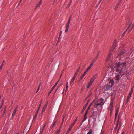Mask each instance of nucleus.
I'll return each mask as SVG.
<instances>
[{"instance_id":"obj_12","label":"nucleus","mask_w":134,"mask_h":134,"mask_svg":"<svg viewBox=\"0 0 134 134\" xmlns=\"http://www.w3.org/2000/svg\"><path fill=\"white\" fill-rule=\"evenodd\" d=\"M112 86L109 85L108 84H107L106 86H105L104 87V90H107L108 89L110 88V87H111Z\"/></svg>"},{"instance_id":"obj_36","label":"nucleus","mask_w":134,"mask_h":134,"mask_svg":"<svg viewBox=\"0 0 134 134\" xmlns=\"http://www.w3.org/2000/svg\"><path fill=\"white\" fill-rule=\"evenodd\" d=\"M40 87V85H39V86H38V88L37 90V91L36 92V93L37 92L39 91V90Z\"/></svg>"},{"instance_id":"obj_39","label":"nucleus","mask_w":134,"mask_h":134,"mask_svg":"<svg viewBox=\"0 0 134 134\" xmlns=\"http://www.w3.org/2000/svg\"><path fill=\"white\" fill-rule=\"evenodd\" d=\"M55 122L53 124H52L51 125V126H52V127L53 128L54 126V125H55Z\"/></svg>"},{"instance_id":"obj_28","label":"nucleus","mask_w":134,"mask_h":134,"mask_svg":"<svg viewBox=\"0 0 134 134\" xmlns=\"http://www.w3.org/2000/svg\"><path fill=\"white\" fill-rule=\"evenodd\" d=\"M99 53H98L97 54V56L96 57V58L94 60L95 61H96V60L97 58H98V56H99Z\"/></svg>"},{"instance_id":"obj_7","label":"nucleus","mask_w":134,"mask_h":134,"mask_svg":"<svg viewBox=\"0 0 134 134\" xmlns=\"http://www.w3.org/2000/svg\"><path fill=\"white\" fill-rule=\"evenodd\" d=\"M70 24V20H69L68 21L67 23L66 24V30H65V32H67L69 27Z\"/></svg>"},{"instance_id":"obj_46","label":"nucleus","mask_w":134,"mask_h":134,"mask_svg":"<svg viewBox=\"0 0 134 134\" xmlns=\"http://www.w3.org/2000/svg\"><path fill=\"white\" fill-rule=\"evenodd\" d=\"M79 69H80V68H79L77 70V72H78L79 71Z\"/></svg>"},{"instance_id":"obj_55","label":"nucleus","mask_w":134,"mask_h":134,"mask_svg":"<svg viewBox=\"0 0 134 134\" xmlns=\"http://www.w3.org/2000/svg\"><path fill=\"white\" fill-rule=\"evenodd\" d=\"M16 134H19V133H18Z\"/></svg>"},{"instance_id":"obj_49","label":"nucleus","mask_w":134,"mask_h":134,"mask_svg":"<svg viewBox=\"0 0 134 134\" xmlns=\"http://www.w3.org/2000/svg\"><path fill=\"white\" fill-rule=\"evenodd\" d=\"M62 124L60 126V129H61V127H62Z\"/></svg>"},{"instance_id":"obj_27","label":"nucleus","mask_w":134,"mask_h":134,"mask_svg":"<svg viewBox=\"0 0 134 134\" xmlns=\"http://www.w3.org/2000/svg\"><path fill=\"white\" fill-rule=\"evenodd\" d=\"M72 1H70V2H69L67 6V7L69 8V7L70 6V5L72 3Z\"/></svg>"},{"instance_id":"obj_34","label":"nucleus","mask_w":134,"mask_h":134,"mask_svg":"<svg viewBox=\"0 0 134 134\" xmlns=\"http://www.w3.org/2000/svg\"><path fill=\"white\" fill-rule=\"evenodd\" d=\"M87 118V117L86 115H84V119L85 120H86Z\"/></svg>"},{"instance_id":"obj_57","label":"nucleus","mask_w":134,"mask_h":134,"mask_svg":"<svg viewBox=\"0 0 134 134\" xmlns=\"http://www.w3.org/2000/svg\"><path fill=\"white\" fill-rule=\"evenodd\" d=\"M40 134H41V133H40Z\"/></svg>"},{"instance_id":"obj_52","label":"nucleus","mask_w":134,"mask_h":134,"mask_svg":"<svg viewBox=\"0 0 134 134\" xmlns=\"http://www.w3.org/2000/svg\"><path fill=\"white\" fill-rule=\"evenodd\" d=\"M122 0H119V1H120V2L121 3Z\"/></svg>"},{"instance_id":"obj_29","label":"nucleus","mask_w":134,"mask_h":134,"mask_svg":"<svg viewBox=\"0 0 134 134\" xmlns=\"http://www.w3.org/2000/svg\"><path fill=\"white\" fill-rule=\"evenodd\" d=\"M95 61V60L94 61H92L90 66L91 67L92 65L93 64L94 62Z\"/></svg>"},{"instance_id":"obj_44","label":"nucleus","mask_w":134,"mask_h":134,"mask_svg":"<svg viewBox=\"0 0 134 134\" xmlns=\"http://www.w3.org/2000/svg\"><path fill=\"white\" fill-rule=\"evenodd\" d=\"M104 134V132L103 131H101L100 133V134Z\"/></svg>"},{"instance_id":"obj_25","label":"nucleus","mask_w":134,"mask_h":134,"mask_svg":"<svg viewBox=\"0 0 134 134\" xmlns=\"http://www.w3.org/2000/svg\"><path fill=\"white\" fill-rule=\"evenodd\" d=\"M75 80V79L73 78H72L71 79V81H70V85H72V83Z\"/></svg>"},{"instance_id":"obj_58","label":"nucleus","mask_w":134,"mask_h":134,"mask_svg":"<svg viewBox=\"0 0 134 134\" xmlns=\"http://www.w3.org/2000/svg\"><path fill=\"white\" fill-rule=\"evenodd\" d=\"M68 133L67 132V133L66 134H67V133Z\"/></svg>"},{"instance_id":"obj_50","label":"nucleus","mask_w":134,"mask_h":134,"mask_svg":"<svg viewBox=\"0 0 134 134\" xmlns=\"http://www.w3.org/2000/svg\"><path fill=\"white\" fill-rule=\"evenodd\" d=\"M51 92V91L49 92V95L50 94V93Z\"/></svg>"},{"instance_id":"obj_37","label":"nucleus","mask_w":134,"mask_h":134,"mask_svg":"<svg viewBox=\"0 0 134 134\" xmlns=\"http://www.w3.org/2000/svg\"><path fill=\"white\" fill-rule=\"evenodd\" d=\"M94 101H93V102H92L91 103V104H90V106L88 107V109H87V110H88V109L90 108V106H91V105H92V104L93 103H94Z\"/></svg>"},{"instance_id":"obj_19","label":"nucleus","mask_w":134,"mask_h":134,"mask_svg":"<svg viewBox=\"0 0 134 134\" xmlns=\"http://www.w3.org/2000/svg\"><path fill=\"white\" fill-rule=\"evenodd\" d=\"M134 88V86H133L132 87L131 90L130 92L129 93V94H132V93L133 92V90Z\"/></svg>"},{"instance_id":"obj_43","label":"nucleus","mask_w":134,"mask_h":134,"mask_svg":"<svg viewBox=\"0 0 134 134\" xmlns=\"http://www.w3.org/2000/svg\"><path fill=\"white\" fill-rule=\"evenodd\" d=\"M76 75H74V77H73V78L75 79V78H76Z\"/></svg>"},{"instance_id":"obj_15","label":"nucleus","mask_w":134,"mask_h":134,"mask_svg":"<svg viewBox=\"0 0 134 134\" xmlns=\"http://www.w3.org/2000/svg\"><path fill=\"white\" fill-rule=\"evenodd\" d=\"M132 24V22H131L129 24V26L127 27V29H126V30L124 32V33H125H125L127 31V29L129 28V27H130V26Z\"/></svg>"},{"instance_id":"obj_4","label":"nucleus","mask_w":134,"mask_h":134,"mask_svg":"<svg viewBox=\"0 0 134 134\" xmlns=\"http://www.w3.org/2000/svg\"><path fill=\"white\" fill-rule=\"evenodd\" d=\"M77 117L75 121L73 123L71 124V126L69 127L67 131L68 133L69 131L73 127L74 124H75V123L76 121L77 120Z\"/></svg>"},{"instance_id":"obj_18","label":"nucleus","mask_w":134,"mask_h":134,"mask_svg":"<svg viewBox=\"0 0 134 134\" xmlns=\"http://www.w3.org/2000/svg\"><path fill=\"white\" fill-rule=\"evenodd\" d=\"M92 83L90 81V82H89V83H88V86H87V88H89L92 85Z\"/></svg>"},{"instance_id":"obj_5","label":"nucleus","mask_w":134,"mask_h":134,"mask_svg":"<svg viewBox=\"0 0 134 134\" xmlns=\"http://www.w3.org/2000/svg\"><path fill=\"white\" fill-rule=\"evenodd\" d=\"M41 103L40 104H39V107L38 108V109H37V111H36V113H35V114L33 117V120H35V119H36V118L37 117V115L38 113V111L40 109V107L41 106Z\"/></svg>"},{"instance_id":"obj_13","label":"nucleus","mask_w":134,"mask_h":134,"mask_svg":"<svg viewBox=\"0 0 134 134\" xmlns=\"http://www.w3.org/2000/svg\"><path fill=\"white\" fill-rule=\"evenodd\" d=\"M48 102H47L46 103H45L44 105V106L43 109H42V112H44L45 111V109L46 108L47 106L48 105Z\"/></svg>"},{"instance_id":"obj_22","label":"nucleus","mask_w":134,"mask_h":134,"mask_svg":"<svg viewBox=\"0 0 134 134\" xmlns=\"http://www.w3.org/2000/svg\"><path fill=\"white\" fill-rule=\"evenodd\" d=\"M131 94H129V95L127 97V102H128V101H129L130 97L131 96Z\"/></svg>"},{"instance_id":"obj_45","label":"nucleus","mask_w":134,"mask_h":134,"mask_svg":"<svg viewBox=\"0 0 134 134\" xmlns=\"http://www.w3.org/2000/svg\"><path fill=\"white\" fill-rule=\"evenodd\" d=\"M71 16L69 19V20H70V19H71Z\"/></svg>"},{"instance_id":"obj_11","label":"nucleus","mask_w":134,"mask_h":134,"mask_svg":"<svg viewBox=\"0 0 134 134\" xmlns=\"http://www.w3.org/2000/svg\"><path fill=\"white\" fill-rule=\"evenodd\" d=\"M97 76V75H96L93 77H92L90 79V82L93 83V82H94L95 79L96 77Z\"/></svg>"},{"instance_id":"obj_9","label":"nucleus","mask_w":134,"mask_h":134,"mask_svg":"<svg viewBox=\"0 0 134 134\" xmlns=\"http://www.w3.org/2000/svg\"><path fill=\"white\" fill-rule=\"evenodd\" d=\"M116 47V44L115 43L111 47V48L110 49L109 51V52L110 51V52H111V51H113L114 49Z\"/></svg>"},{"instance_id":"obj_42","label":"nucleus","mask_w":134,"mask_h":134,"mask_svg":"<svg viewBox=\"0 0 134 134\" xmlns=\"http://www.w3.org/2000/svg\"><path fill=\"white\" fill-rule=\"evenodd\" d=\"M78 72H76L75 74L74 75H76L77 76V75Z\"/></svg>"},{"instance_id":"obj_56","label":"nucleus","mask_w":134,"mask_h":134,"mask_svg":"<svg viewBox=\"0 0 134 134\" xmlns=\"http://www.w3.org/2000/svg\"><path fill=\"white\" fill-rule=\"evenodd\" d=\"M60 33H62V31H60Z\"/></svg>"},{"instance_id":"obj_30","label":"nucleus","mask_w":134,"mask_h":134,"mask_svg":"<svg viewBox=\"0 0 134 134\" xmlns=\"http://www.w3.org/2000/svg\"><path fill=\"white\" fill-rule=\"evenodd\" d=\"M4 103V101H3L2 103L1 104V105H0V109H1V108H2V106Z\"/></svg>"},{"instance_id":"obj_32","label":"nucleus","mask_w":134,"mask_h":134,"mask_svg":"<svg viewBox=\"0 0 134 134\" xmlns=\"http://www.w3.org/2000/svg\"><path fill=\"white\" fill-rule=\"evenodd\" d=\"M3 65L4 64L3 63H2L0 66V70L2 68Z\"/></svg>"},{"instance_id":"obj_38","label":"nucleus","mask_w":134,"mask_h":134,"mask_svg":"<svg viewBox=\"0 0 134 134\" xmlns=\"http://www.w3.org/2000/svg\"><path fill=\"white\" fill-rule=\"evenodd\" d=\"M86 107H84V108H83V110H82V112H83L84 111V110H85V109H86Z\"/></svg>"},{"instance_id":"obj_2","label":"nucleus","mask_w":134,"mask_h":134,"mask_svg":"<svg viewBox=\"0 0 134 134\" xmlns=\"http://www.w3.org/2000/svg\"><path fill=\"white\" fill-rule=\"evenodd\" d=\"M119 51L120 52L118 53L117 57H119L120 59H121V58H122L123 57L126 56L128 54H131L132 52L130 49L126 50L123 48H121Z\"/></svg>"},{"instance_id":"obj_21","label":"nucleus","mask_w":134,"mask_h":134,"mask_svg":"<svg viewBox=\"0 0 134 134\" xmlns=\"http://www.w3.org/2000/svg\"><path fill=\"white\" fill-rule=\"evenodd\" d=\"M109 83H111V85L110 86H112L114 84V82L112 80H110V81L109 82Z\"/></svg>"},{"instance_id":"obj_16","label":"nucleus","mask_w":134,"mask_h":134,"mask_svg":"<svg viewBox=\"0 0 134 134\" xmlns=\"http://www.w3.org/2000/svg\"><path fill=\"white\" fill-rule=\"evenodd\" d=\"M120 3V1H119L118 3V4H116V5L115 10H116L118 8V6L119 5V4Z\"/></svg>"},{"instance_id":"obj_33","label":"nucleus","mask_w":134,"mask_h":134,"mask_svg":"<svg viewBox=\"0 0 134 134\" xmlns=\"http://www.w3.org/2000/svg\"><path fill=\"white\" fill-rule=\"evenodd\" d=\"M118 110L116 111L115 113V117H116L118 114Z\"/></svg>"},{"instance_id":"obj_1","label":"nucleus","mask_w":134,"mask_h":134,"mask_svg":"<svg viewBox=\"0 0 134 134\" xmlns=\"http://www.w3.org/2000/svg\"><path fill=\"white\" fill-rule=\"evenodd\" d=\"M126 62H121L120 61L116 63V71L119 73H122L121 77L125 73V70L126 66Z\"/></svg>"},{"instance_id":"obj_41","label":"nucleus","mask_w":134,"mask_h":134,"mask_svg":"<svg viewBox=\"0 0 134 134\" xmlns=\"http://www.w3.org/2000/svg\"><path fill=\"white\" fill-rule=\"evenodd\" d=\"M88 110H86V112L85 113V115H87V112H88Z\"/></svg>"},{"instance_id":"obj_14","label":"nucleus","mask_w":134,"mask_h":134,"mask_svg":"<svg viewBox=\"0 0 134 134\" xmlns=\"http://www.w3.org/2000/svg\"><path fill=\"white\" fill-rule=\"evenodd\" d=\"M114 102V99H112L110 103V106L111 108V110H112V108L113 107V104Z\"/></svg>"},{"instance_id":"obj_6","label":"nucleus","mask_w":134,"mask_h":134,"mask_svg":"<svg viewBox=\"0 0 134 134\" xmlns=\"http://www.w3.org/2000/svg\"><path fill=\"white\" fill-rule=\"evenodd\" d=\"M18 107V105L16 106L14 110V111L12 114V118H13L14 117L15 115V114H16L17 111Z\"/></svg>"},{"instance_id":"obj_31","label":"nucleus","mask_w":134,"mask_h":134,"mask_svg":"<svg viewBox=\"0 0 134 134\" xmlns=\"http://www.w3.org/2000/svg\"><path fill=\"white\" fill-rule=\"evenodd\" d=\"M91 67V66H89L86 69V71H88V70L90 69Z\"/></svg>"},{"instance_id":"obj_51","label":"nucleus","mask_w":134,"mask_h":134,"mask_svg":"<svg viewBox=\"0 0 134 134\" xmlns=\"http://www.w3.org/2000/svg\"><path fill=\"white\" fill-rule=\"evenodd\" d=\"M118 110V108H117V110H116V111H117Z\"/></svg>"},{"instance_id":"obj_10","label":"nucleus","mask_w":134,"mask_h":134,"mask_svg":"<svg viewBox=\"0 0 134 134\" xmlns=\"http://www.w3.org/2000/svg\"><path fill=\"white\" fill-rule=\"evenodd\" d=\"M111 55H112V53L111 52H110H110H109V54L107 58L106 59V61H107L109 60V59L111 57Z\"/></svg>"},{"instance_id":"obj_24","label":"nucleus","mask_w":134,"mask_h":134,"mask_svg":"<svg viewBox=\"0 0 134 134\" xmlns=\"http://www.w3.org/2000/svg\"><path fill=\"white\" fill-rule=\"evenodd\" d=\"M119 74H118V75L116 77V80H119Z\"/></svg>"},{"instance_id":"obj_53","label":"nucleus","mask_w":134,"mask_h":134,"mask_svg":"<svg viewBox=\"0 0 134 134\" xmlns=\"http://www.w3.org/2000/svg\"><path fill=\"white\" fill-rule=\"evenodd\" d=\"M5 62V61L4 60H3V63H3L4 64V63Z\"/></svg>"},{"instance_id":"obj_3","label":"nucleus","mask_w":134,"mask_h":134,"mask_svg":"<svg viewBox=\"0 0 134 134\" xmlns=\"http://www.w3.org/2000/svg\"><path fill=\"white\" fill-rule=\"evenodd\" d=\"M94 106L96 107L97 109H99L104 104V100L102 98L99 99L96 101L94 100Z\"/></svg>"},{"instance_id":"obj_8","label":"nucleus","mask_w":134,"mask_h":134,"mask_svg":"<svg viewBox=\"0 0 134 134\" xmlns=\"http://www.w3.org/2000/svg\"><path fill=\"white\" fill-rule=\"evenodd\" d=\"M42 1L40 0L38 4L36 5V7L35 9V10H36L37 8L40 7V5L42 4Z\"/></svg>"},{"instance_id":"obj_54","label":"nucleus","mask_w":134,"mask_h":134,"mask_svg":"<svg viewBox=\"0 0 134 134\" xmlns=\"http://www.w3.org/2000/svg\"><path fill=\"white\" fill-rule=\"evenodd\" d=\"M5 110H6V109H5V110H4V112H5Z\"/></svg>"},{"instance_id":"obj_35","label":"nucleus","mask_w":134,"mask_h":134,"mask_svg":"<svg viewBox=\"0 0 134 134\" xmlns=\"http://www.w3.org/2000/svg\"><path fill=\"white\" fill-rule=\"evenodd\" d=\"M68 82H67V83H66V90H67L68 88Z\"/></svg>"},{"instance_id":"obj_48","label":"nucleus","mask_w":134,"mask_h":134,"mask_svg":"<svg viewBox=\"0 0 134 134\" xmlns=\"http://www.w3.org/2000/svg\"><path fill=\"white\" fill-rule=\"evenodd\" d=\"M124 132H123L121 134H124Z\"/></svg>"},{"instance_id":"obj_47","label":"nucleus","mask_w":134,"mask_h":134,"mask_svg":"<svg viewBox=\"0 0 134 134\" xmlns=\"http://www.w3.org/2000/svg\"><path fill=\"white\" fill-rule=\"evenodd\" d=\"M22 1V0H20V2H19V4L20 3V2H21V1Z\"/></svg>"},{"instance_id":"obj_40","label":"nucleus","mask_w":134,"mask_h":134,"mask_svg":"<svg viewBox=\"0 0 134 134\" xmlns=\"http://www.w3.org/2000/svg\"><path fill=\"white\" fill-rule=\"evenodd\" d=\"M125 33H123V34L122 35V36H121V38H122L123 37V36L124 35H125Z\"/></svg>"},{"instance_id":"obj_59","label":"nucleus","mask_w":134,"mask_h":134,"mask_svg":"<svg viewBox=\"0 0 134 134\" xmlns=\"http://www.w3.org/2000/svg\"><path fill=\"white\" fill-rule=\"evenodd\" d=\"M70 1H72V0H70Z\"/></svg>"},{"instance_id":"obj_26","label":"nucleus","mask_w":134,"mask_h":134,"mask_svg":"<svg viewBox=\"0 0 134 134\" xmlns=\"http://www.w3.org/2000/svg\"><path fill=\"white\" fill-rule=\"evenodd\" d=\"M92 131L91 129H90L89 132L87 133V134H92Z\"/></svg>"},{"instance_id":"obj_23","label":"nucleus","mask_w":134,"mask_h":134,"mask_svg":"<svg viewBox=\"0 0 134 134\" xmlns=\"http://www.w3.org/2000/svg\"><path fill=\"white\" fill-rule=\"evenodd\" d=\"M86 71L84 72V74H82L81 75V79H82V78H83V77H84V76L86 74Z\"/></svg>"},{"instance_id":"obj_20","label":"nucleus","mask_w":134,"mask_h":134,"mask_svg":"<svg viewBox=\"0 0 134 134\" xmlns=\"http://www.w3.org/2000/svg\"><path fill=\"white\" fill-rule=\"evenodd\" d=\"M60 128H59V130L56 131L55 132V134H59L60 132Z\"/></svg>"},{"instance_id":"obj_17","label":"nucleus","mask_w":134,"mask_h":134,"mask_svg":"<svg viewBox=\"0 0 134 134\" xmlns=\"http://www.w3.org/2000/svg\"><path fill=\"white\" fill-rule=\"evenodd\" d=\"M58 83V82H57L55 83L54 86L52 87V88L51 89V91H52L54 89V88L55 87L56 85H57Z\"/></svg>"}]
</instances>
